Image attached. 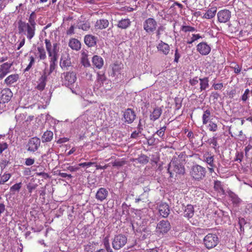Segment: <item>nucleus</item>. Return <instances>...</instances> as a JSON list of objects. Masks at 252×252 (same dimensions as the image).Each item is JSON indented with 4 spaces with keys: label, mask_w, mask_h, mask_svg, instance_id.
Here are the masks:
<instances>
[{
    "label": "nucleus",
    "mask_w": 252,
    "mask_h": 252,
    "mask_svg": "<svg viewBox=\"0 0 252 252\" xmlns=\"http://www.w3.org/2000/svg\"><path fill=\"white\" fill-rule=\"evenodd\" d=\"M36 26L19 20L18 22L19 33H24L29 40H31L35 34Z\"/></svg>",
    "instance_id": "3"
},
{
    "label": "nucleus",
    "mask_w": 252,
    "mask_h": 252,
    "mask_svg": "<svg viewBox=\"0 0 252 252\" xmlns=\"http://www.w3.org/2000/svg\"><path fill=\"white\" fill-rule=\"evenodd\" d=\"M206 174V168L197 164L193 165L189 171L190 177L196 181H201L204 179Z\"/></svg>",
    "instance_id": "4"
},
{
    "label": "nucleus",
    "mask_w": 252,
    "mask_h": 252,
    "mask_svg": "<svg viewBox=\"0 0 252 252\" xmlns=\"http://www.w3.org/2000/svg\"><path fill=\"white\" fill-rule=\"evenodd\" d=\"M8 145L6 142H2L0 143V154H1L3 151L7 149Z\"/></svg>",
    "instance_id": "59"
},
{
    "label": "nucleus",
    "mask_w": 252,
    "mask_h": 252,
    "mask_svg": "<svg viewBox=\"0 0 252 252\" xmlns=\"http://www.w3.org/2000/svg\"><path fill=\"white\" fill-rule=\"evenodd\" d=\"M168 173L170 178L176 177L177 175H183L185 173V169L181 160L177 158H174L168 164Z\"/></svg>",
    "instance_id": "2"
},
{
    "label": "nucleus",
    "mask_w": 252,
    "mask_h": 252,
    "mask_svg": "<svg viewBox=\"0 0 252 252\" xmlns=\"http://www.w3.org/2000/svg\"><path fill=\"white\" fill-rule=\"evenodd\" d=\"M94 164H95V162H82V163H79L78 166H80V167H84L85 166L90 167Z\"/></svg>",
    "instance_id": "58"
},
{
    "label": "nucleus",
    "mask_w": 252,
    "mask_h": 252,
    "mask_svg": "<svg viewBox=\"0 0 252 252\" xmlns=\"http://www.w3.org/2000/svg\"><path fill=\"white\" fill-rule=\"evenodd\" d=\"M217 17L219 22L224 23L229 20L231 17V12L229 10H221L218 12Z\"/></svg>",
    "instance_id": "14"
},
{
    "label": "nucleus",
    "mask_w": 252,
    "mask_h": 252,
    "mask_svg": "<svg viewBox=\"0 0 252 252\" xmlns=\"http://www.w3.org/2000/svg\"><path fill=\"white\" fill-rule=\"evenodd\" d=\"M220 94L216 92H212L210 97L212 98L213 100L214 101H217L218 98L220 97Z\"/></svg>",
    "instance_id": "54"
},
{
    "label": "nucleus",
    "mask_w": 252,
    "mask_h": 252,
    "mask_svg": "<svg viewBox=\"0 0 252 252\" xmlns=\"http://www.w3.org/2000/svg\"><path fill=\"white\" fill-rule=\"evenodd\" d=\"M136 160H137L140 163L145 164L149 162V158L144 154H141L136 159Z\"/></svg>",
    "instance_id": "40"
},
{
    "label": "nucleus",
    "mask_w": 252,
    "mask_h": 252,
    "mask_svg": "<svg viewBox=\"0 0 252 252\" xmlns=\"http://www.w3.org/2000/svg\"><path fill=\"white\" fill-rule=\"evenodd\" d=\"M166 127L165 126H164L162 127L161 128H160V129L158 130L156 132V133L160 137H162L164 136V133H165V131L166 130Z\"/></svg>",
    "instance_id": "53"
},
{
    "label": "nucleus",
    "mask_w": 252,
    "mask_h": 252,
    "mask_svg": "<svg viewBox=\"0 0 252 252\" xmlns=\"http://www.w3.org/2000/svg\"><path fill=\"white\" fill-rule=\"evenodd\" d=\"M29 61H30V63H29V64L27 65V66L26 67V68L25 69V70H24L25 72L29 71V70L32 67V65L35 63V59L32 56H31L30 57H29Z\"/></svg>",
    "instance_id": "46"
},
{
    "label": "nucleus",
    "mask_w": 252,
    "mask_h": 252,
    "mask_svg": "<svg viewBox=\"0 0 252 252\" xmlns=\"http://www.w3.org/2000/svg\"><path fill=\"white\" fill-rule=\"evenodd\" d=\"M158 23L156 20L153 18L146 19L143 23V29L148 34L153 33L157 30Z\"/></svg>",
    "instance_id": "7"
},
{
    "label": "nucleus",
    "mask_w": 252,
    "mask_h": 252,
    "mask_svg": "<svg viewBox=\"0 0 252 252\" xmlns=\"http://www.w3.org/2000/svg\"><path fill=\"white\" fill-rule=\"evenodd\" d=\"M158 211L160 215L163 218H167L170 213L169 206L166 203H162L159 205Z\"/></svg>",
    "instance_id": "19"
},
{
    "label": "nucleus",
    "mask_w": 252,
    "mask_h": 252,
    "mask_svg": "<svg viewBox=\"0 0 252 252\" xmlns=\"http://www.w3.org/2000/svg\"><path fill=\"white\" fill-rule=\"evenodd\" d=\"M81 61L84 65L90 64L88 59V54L85 51H82L81 52Z\"/></svg>",
    "instance_id": "41"
},
{
    "label": "nucleus",
    "mask_w": 252,
    "mask_h": 252,
    "mask_svg": "<svg viewBox=\"0 0 252 252\" xmlns=\"http://www.w3.org/2000/svg\"><path fill=\"white\" fill-rule=\"evenodd\" d=\"M180 57H181V55L178 52V48H176L175 51L174 62L175 63H178L179 62V59L180 58Z\"/></svg>",
    "instance_id": "55"
},
{
    "label": "nucleus",
    "mask_w": 252,
    "mask_h": 252,
    "mask_svg": "<svg viewBox=\"0 0 252 252\" xmlns=\"http://www.w3.org/2000/svg\"><path fill=\"white\" fill-rule=\"evenodd\" d=\"M200 79L197 76H195L192 78H191L189 80V83L192 86H195L198 83V81H200Z\"/></svg>",
    "instance_id": "51"
},
{
    "label": "nucleus",
    "mask_w": 252,
    "mask_h": 252,
    "mask_svg": "<svg viewBox=\"0 0 252 252\" xmlns=\"http://www.w3.org/2000/svg\"><path fill=\"white\" fill-rule=\"evenodd\" d=\"M194 213L193 206L191 204H188L184 210V216L188 219L192 218Z\"/></svg>",
    "instance_id": "26"
},
{
    "label": "nucleus",
    "mask_w": 252,
    "mask_h": 252,
    "mask_svg": "<svg viewBox=\"0 0 252 252\" xmlns=\"http://www.w3.org/2000/svg\"><path fill=\"white\" fill-rule=\"evenodd\" d=\"M96 83L99 85V87L103 86L106 90H110L112 88L111 80L107 79L103 73H97Z\"/></svg>",
    "instance_id": "10"
},
{
    "label": "nucleus",
    "mask_w": 252,
    "mask_h": 252,
    "mask_svg": "<svg viewBox=\"0 0 252 252\" xmlns=\"http://www.w3.org/2000/svg\"><path fill=\"white\" fill-rule=\"evenodd\" d=\"M250 92V91L248 89H247L245 91L243 94L242 95L241 97V99L243 102H246L248 100Z\"/></svg>",
    "instance_id": "52"
},
{
    "label": "nucleus",
    "mask_w": 252,
    "mask_h": 252,
    "mask_svg": "<svg viewBox=\"0 0 252 252\" xmlns=\"http://www.w3.org/2000/svg\"><path fill=\"white\" fill-rule=\"evenodd\" d=\"M69 46L72 49L77 51L81 48V43L78 39L72 38L69 40Z\"/></svg>",
    "instance_id": "30"
},
{
    "label": "nucleus",
    "mask_w": 252,
    "mask_h": 252,
    "mask_svg": "<svg viewBox=\"0 0 252 252\" xmlns=\"http://www.w3.org/2000/svg\"><path fill=\"white\" fill-rule=\"evenodd\" d=\"M214 188L215 190L217 191H223V189L221 184V182L220 181L217 180L214 182Z\"/></svg>",
    "instance_id": "43"
},
{
    "label": "nucleus",
    "mask_w": 252,
    "mask_h": 252,
    "mask_svg": "<svg viewBox=\"0 0 252 252\" xmlns=\"http://www.w3.org/2000/svg\"><path fill=\"white\" fill-rule=\"evenodd\" d=\"M212 87L214 88V89L215 90H221L223 87V85L222 83H214Z\"/></svg>",
    "instance_id": "56"
},
{
    "label": "nucleus",
    "mask_w": 252,
    "mask_h": 252,
    "mask_svg": "<svg viewBox=\"0 0 252 252\" xmlns=\"http://www.w3.org/2000/svg\"><path fill=\"white\" fill-rule=\"evenodd\" d=\"M97 38L93 35H86L84 37V42L89 47L94 46L96 44Z\"/></svg>",
    "instance_id": "23"
},
{
    "label": "nucleus",
    "mask_w": 252,
    "mask_h": 252,
    "mask_svg": "<svg viewBox=\"0 0 252 252\" xmlns=\"http://www.w3.org/2000/svg\"><path fill=\"white\" fill-rule=\"evenodd\" d=\"M10 177H11L10 174H9V173L4 174L0 179V184H4L6 181H7L10 179Z\"/></svg>",
    "instance_id": "50"
},
{
    "label": "nucleus",
    "mask_w": 252,
    "mask_h": 252,
    "mask_svg": "<svg viewBox=\"0 0 252 252\" xmlns=\"http://www.w3.org/2000/svg\"><path fill=\"white\" fill-rule=\"evenodd\" d=\"M53 137V133L51 131H46L42 136V142H48L51 141Z\"/></svg>",
    "instance_id": "34"
},
{
    "label": "nucleus",
    "mask_w": 252,
    "mask_h": 252,
    "mask_svg": "<svg viewBox=\"0 0 252 252\" xmlns=\"http://www.w3.org/2000/svg\"><path fill=\"white\" fill-rule=\"evenodd\" d=\"M229 196L233 204L238 205L241 203L242 200L234 193H230Z\"/></svg>",
    "instance_id": "38"
},
{
    "label": "nucleus",
    "mask_w": 252,
    "mask_h": 252,
    "mask_svg": "<svg viewBox=\"0 0 252 252\" xmlns=\"http://www.w3.org/2000/svg\"><path fill=\"white\" fill-rule=\"evenodd\" d=\"M34 163V159L32 158H27L25 160V165L30 166Z\"/></svg>",
    "instance_id": "62"
},
{
    "label": "nucleus",
    "mask_w": 252,
    "mask_h": 252,
    "mask_svg": "<svg viewBox=\"0 0 252 252\" xmlns=\"http://www.w3.org/2000/svg\"><path fill=\"white\" fill-rule=\"evenodd\" d=\"M211 112L209 109L204 111L202 115V123L203 125H206L210 121L211 118Z\"/></svg>",
    "instance_id": "35"
},
{
    "label": "nucleus",
    "mask_w": 252,
    "mask_h": 252,
    "mask_svg": "<svg viewBox=\"0 0 252 252\" xmlns=\"http://www.w3.org/2000/svg\"><path fill=\"white\" fill-rule=\"evenodd\" d=\"M158 51L164 55H167L170 51L169 45L162 41H160L157 46Z\"/></svg>",
    "instance_id": "18"
},
{
    "label": "nucleus",
    "mask_w": 252,
    "mask_h": 252,
    "mask_svg": "<svg viewBox=\"0 0 252 252\" xmlns=\"http://www.w3.org/2000/svg\"><path fill=\"white\" fill-rule=\"evenodd\" d=\"M202 38V36L200 35V34H195L192 33L191 34V37L190 39V40H188V42H191V44H192L194 42L197 40L198 39Z\"/></svg>",
    "instance_id": "48"
},
{
    "label": "nucleus",
    "mask_w": 252,
    "mask_h": 252,
    "mask_svg": "<svg viewBox=\"0 0 252 252\" xmlns=\"http://www.w3.org/2000/svg\"><path fill=\"white\" fill-rule=\"evenodd\" d=\"M170 229V222L168 220H162L157 224L156 232L158 236H160L161 235L167 233Z\"/></svg>",
    "instance_id": "9"
},
{
    "label": "nucleus",
    "mask_w": 252,
    "mask_h": 252,
    "mask_svg": "<svg viewBox=\"0 0 252 252\" xmlns=\"http://www.w3.org/2000/svg\"><path fill=\"white\" fill-rule=\"evenodd\" d=\"M124 117L126 122L131 124L135 119L136 114L132 109L127 108L124 112Z\"/></svg>",
    "instance_id": "17"
},
{
    "label": "nucleus",
    "mask_w": 252,
    "mask_h": 252,
    "mask_svg": "<svg viewBox=\"0 0 252 252\" xmlns=\"http://www.w3.org/2000/svg\"><path fill=\"white\" fill-rule=\"evenodd\" d=\"M180 30L185 34L193 32L196 31V28L194 27L184 25L181 26Z\"/></svg>",
    "instance_id": "36"
},
{
    "label": "nucleus",
    "mask_w": 252,
    "mask_h": 252,
    "mask_svg": "<svg viewBox=\"0 0 252 252\" xmlns=\"http://www.w3.org/2000/svg\"><path fill=\"white\" fill-rule=\"evenodd\" d=\"M208 127L210 131L215 132L218 130L217 124L211 121L210 122Z\"/></svg>",
    "instance_id": "47"
},
{
    "label": "nucleus",
    "mask_w": 252,
    "mask_h": 252,
    "mask_svg": "<svg viewBox=\"0 0 252 252\" xmlns=\"http://www.w3.org/2000/svg\"><path fill=\"white\" fill-rule=\"evenodd\" d=\"M141 133V130H135L131 134L130 137L131 138H136L139 136V134Z\"/></svg>",
    "instance_id": "64"
},
{
    "label": "nucleus",
    "mask_w": 252,
    "mask_h": 252,
    "mask_svg": "<svg viewBox=\"0 0 252 252\" xmlns=\"http://www.w3.org/2000/svg\"><path fill=\"white\" fill-rule=\"evenodd\" d=\"M64 83L69 86L75 83L76 80V74L73 72H66L63 73Z\"/></svg>",
    "instance_id": "15"
},
{
    "label": "nucleus",
    "mask_w": 252,
    "mask_h": 252,
    "mask_svg": "<svg viewBox=\"0 0 252 252\" xmlns=\"http://www.w3.org/2000/svg\"><path fill=\"white\" fill-rule=\"evenodd\" d=\"M162 114V109L160 107H157L154 109L153 112L150 114V118L152 121L158 120Z\"/></svg>",
    "instance_id": "28"
},
{
    "label": "nucleus",
    "mask_w": 252,
    "mask_h": 252,
    "mask_svg": "<svg viewBox=\"0 0 252 252\" xmlns=\"http://www.w3.org/2000/svg\"><path fill=\"white\" fill-rule=\"evenodd\" d=\"M243 158V154L242 153L237 152L236 154V158L234 160H235V161H239V162H241Z\"/></svg>",
    "instance_id": "60"
},
{
    "label": "nucleus",
    "mask_w": 252,
    "mask_h": 252,
    "mask_svg": "<svg viewBox=\"0 0 252 252\" xmlns=\"http://www.w3.org/2000/svg\"><path fill=\"white\" fill-rule=\"evenodd\" d=\"M36 18V16L35 12H32L30 14L29 18L28 19V22L27 23L33 24V25H36V23L35 22V19Z\"/></svg>",
    "instance_id": "44"
},
{
    "label": "nucleus",
    "mask_w": 252,
    "mask_h": 252,
    "mask_svg": "<svg viewBox=\"0 0 252 252\" xmlns=\"http://www.w3.org/2000/svg\"><path fill=\"white\" fill-rule=\"evenodd\" d=\"M62 168L63 171L68 170L73 172L78 171L79 169V167L75 166H70L69 163H65L62 165Z\"/></svg>",
    "instance_id": "37"
},
{
    "label": "nucleus",
    "mask_w": 252,
    "mask_h": 252,
    "mask_svg": "<svg viewBox=\"0 0 252 252\" xmlns=\"http://www.w3.org/2000/svg\"><path fill=\"white\" fill-rule=\"evenodd\" d=\"M122 67L121 64L114 63L112 65V75L115 76L117 73H118L121 70Z\"/></svg>",
    "instance_id": "39"
},
{
    "label": "nucleus",
    "mask_w": 252,
    "mask_h": 252,
    "mask_svg": "<svg viewBox=\"0 0 252 252\" xmlns=\"http://www.w3.org/2000/svg\"><path fill=\"white\" fill-rule=\"evenodd\" d=\"M108 194L107 190L104 188H101L97 190L95 194V198L97 200L102 201L107 198Z\"/></svg>",
    "instance_id": "21"
},
{
    "label": "nucleus",
    "mask_w": 252,
    "mask_h": 252,
    "mask_svg": "<svg viewBox=\"0 0 252 252\" xmlns=\"http://www.w3.org/2000/svg\"><path fill=\"white\" fill-rule=\"evenodd\" d=\"M93 64L98 69H100L103 65L104 61L103 59L98 56L95 55L92 59Z\"/></svg>",
    "instance_id": "25"
},
{
    "label": "nucleus",
    "mask_w": 252,
    "mask_h": 252,
    "mask_svg": "<svg viewBox=\"0 0 252 252\" xmlns=\"http://www.w3.org/2000/svg\"><path fill=\"white\" fill-rule=\"evenodd\" d=\"M22 187V183H19L14 184L10 188V191L15 192L16 191H19Z\"/></svg>",
    "instance_id": "45"
},
{
    "label": "nucleus",
    "mask_w": 252,
    "mask_h": 252,
    "mask_svg": "<svg viewBox=\"0 0 252 252\" xmlns=\"http://www.w3.org/2000/svg\"><path fill=\"white\" fill-rule=\"evenodd\" d=\"M109 25V22L107 19H99L96 21L94 24V28L96 30H103L107 28Z\"/></svg>",
    "instance_id": "22"
},
{
    "label": "nucleus",
    "mask_w": 252,
    "mask_h": 252,
    "mask_svg": "<svg viewBox=\"0 0 252 252\" xmlns=\"http://www.w3.org/2000/svg\"><path fill=\"white\" fill-rule=\"evenodd\" d=\"M230 67L234 70V72L236 74L240 73L242 69V66L235 63H231Z\"/></svg>",
    "instance_id": "42"
},
{
    "label": "nucleus",
    "mask_w": 252,
    "mask_h": 252,
    "mask_svg": "<svg viewBox=\"0 0 252 252\" xmlns=\"http://www.w3.org/2000/svg\"><path fill=\"white\" fill-rule=\"evenodd\" d=\"M40 139L37 137L30 138L27 145V151L30 152L36 151L40 146Z\"/></svg>",
    "instance_id": "11"
},
{
    "label": "nucleus",
    "mask_w": 252,
    "mask_h": 252,
    "mask_svg": "<svg viewBox=\"0 0 252 252\" xmlns=\"http://www.w3.org/2000/svg\"><path fill=\"white\" fill-rule=\"evenodd\" d=\"M37 58L40 60H44L46 59V51L43 46H38L37 47Z\"/></svg>",
    "instance_id": "32"
},
{
    "label": "nucleus",
    "mask_w": 252,
    "mask_h": 252,
    "mask_svg": "<svg viewBox=\"0 0 252 252\" xmlns=\"http://www.w3.org/2000/svg\"><path fill=\"white\" fill-rule=\"evenodd\" d=\"M127 243V237L123 234H118L115 236L112 241V247L115 250H120Z\"/></svg>",
    "instance_id": "8"
},
{
    "label": "nucleus",
    "mask_w": 252,
    "mask_h": 252,
    "mask_svg": "<svg viewBox=\"0 0 252 252\" xmlns=\"http://www.w3.org/2000/svg\"><path fill=\"white\" fill-rule=\"evenodd\" d=\"M12 96L13 93L10 89H3L0 93V104L8 103Z\"/></svg>",
    "instance_id": "12"
},
{
    "label": "nucleus",
    "mask_w": 252,
    "mask_h": 252,
    "mask_svg": "<svg viewBox=\"0 0 252 252\" xmlns=\"http://www.w3.org/2000/svg\"><path fill=\"white\" fill-rule=\"evenodd\" d=\"M71 64V59L68 55L61 57L60 66L62 68L69 67Z\"/></svg>",
    "instance_id": "24"
},
{
    "label": "nucleus",
    "mask_w": 252,
    "mask_h": 252,
    "mask_svg": "<svg viewBox=\"0 0 252 252\" xmlns=\"http://www.w3.org/2000/svg\"><path fill=\"white\" fill-rule=\"evenodd\" d=\"M196 50L202 56L208 55L211 51V45L206 42H201L196 45Z\"/></svg>",
    "instance_id": "13"
},
{
    "label": "nucleus",
    "mask_w": 252,
    "mask_h": 252,
    "mask_svg": "<svg viewBox=\"0 0 252 252\" xmlns=\"http://www.w3.org/2000/svg\"><path fill=\"white\" fill-rule=\"evenodd\" d=\"M103 244L106 250L111 248L109 243V237L108 236H107L103 238Z\"/></svg>",
    "instance_id": "49"
},
{
    "label": "nucleus",
    "mask_w": 252,
    "mask_h": 252,
    "mask_svg": "<svg viewBox=\"0 0 252 252\" xmlns=\"http://www.w3.org/2000/svg\"><path fill=\"white\" fill-rule=\"evenodd\" d=\"M18 79L19 75L17 74H11L5 79L4 83L10 86L17 82Z\"/></svg>",
    "instance_id": "27"
},
{
    "label": "nucleus",
    "mask_w": 252,
    "mask_h": 252,
    "mask_svg": "<svg viewBox=\"0 0 252 252\" xmlns=\"http://www.w3.org/2000/svg\"><path fill=\"white\" fill-rule=\"evenodd\" d=\"M46 49L47 51L49 62V74L52 73L55 69L58 58L59 44L56 42L52 45L50 40L46 38L44 40Z\"/></svg>",
    "instance_id": "1"
},
{
    "label": "nucleus",
    "mask_w": 252,
    "mask_h": 252,
    "mask_svg": "<svg viewBox=\"0 0 252 252\" xmlns=\"http://www.w3.org/2000/svg\"><path fill=\"white\" fill-rule=\"evenodd\" d=\"M130 24L131 22L129 19H122L118 22L117 27L121 29H126Z\"/></svg>",
    "instance_id": "29"
},
{
    "label": "nucleus",
    "mask_w": 252,
    "mask_h": 252,
    "mask_svg": "<svg viewBox=\"0 0 252 252\" xmlns=\"http://www.w3.org/2000/svg\"><path fill=\"white\" fill-rule=\"evenodd\" d=\"M90 28V23L88 22H86L85 23L80 25V29L84 31H88Z\"/></svg>",
    "instance_id": "57"
},
{
    "label": "nucleus",
    "mask_w": 252,
    "mask_h": 252,
    "mask_svg": "<svg viewBox=\"0 0 252 252\" xmlns=\"http://www.w3.org/2000/svg\"><path fill=\"white\" fill-rule=\"evenodd\" d=\"M217 12L216 7H212L209 8L204 14L202 18L207 19H212L215 17Z\"/></svg>",
    "instance_id": "31"
},
{
    "label": "nucleus",
    "mask_w": 252,
    "mask_h": 252,
    "mask_svg": "<svg viewBox=\"0 0 252 252\" xmlns=\"http://www.w3.org/2000/svg\"><path fill=\"white\" fill-rule=\"evenodd\" d=\"M37 187V184L31 185L29 184L27 186V189L30 193H32V191L35 189Z\"/></svg>",
    "instance_id": "63"
},
{
    "label": "nucleus",
    "mask_w": 252,
    "mask_h": 252,
    "mask_svg": "<svg viewBox=\"0 0 252 252\" xmlns=\"http://www.w3.org/2000/svg\"><path fill=\"white\" fill-rule=\"evenodd\" d=\"M36 175L38 176H41L42 178L45 179L50 178L49 174L45 172H38L36 173Z\"/></svg>",
    "instance_id": "61"
},
{
    "label": "nucleus",
    "mask_w": 252,
    "mask_h": 252,
    "mask_svg": "<svg viewBox=\"0 0 252 252\" xmlns=\"http://www.w3.org/2000/svg\"><path fill=\"white\" fill-rule=\"evenodd\" d=\"M202 161L208 165L207 168L210 173L214 172V168L216 167L215 163L214 156L210 152H206L202 157Z\"/></svg>",
    "instance_id": "6"
},
{
    "label": "nucleus",
    "mask_w": 252,
    "mask_h": 252,
    "mask_svg": "<svg viewBox=\"0 0 252 252\" xmlns=\"http://www.w3.org/2000/svg\"><path fill=\"white\" fill-rule=\"evenodd\" d=\"M203 243L208 249L215 248L219 243V238L215 234L209 233L203 239Z\"/></svg>",
    "instance_id": "5"
},
{
    "label": "nucleus",
    "mask_w": 252,
    "mask_h": 252,
    "mask_svg": "<svg viewBox=\"0 0 252 252\" xmlns=\"http://www.w3.org/2000/svg\"><path fill=\"white\" fill-rule=\"evenodd\" d=\"M12 63L6 62L0 65V80L2 79L10 72V68L12 66Z\"/></svg>",
    "instance_id": "16"
},
{
    "label": "nucleus",
    "mask_w": 252,
    "mask_h": 252,
    "mask_svg": "<svg viewBox=\"0 0 252 252\" xmlns=\"http://www.w3.org/2000/svg\"><path fill=\"white\" fill-rule=\"evenodd\" d=\"M47 76L45 72H44L41 76L39 78L37 81V85L36 88L40 91H42L44 89L46 85Z\"/></svg>",
    "instance_id": "20"
},
{
    "label": "nucleus",
    "mask_w": 252,
    "mask_h": 252,
    "mask_svg": "<svg viewBox=\"0 0 252 252\" xmlns=\"http://www.w3.org/2000/svg\"><path fill=\"white\" fill-rule=\"evenodd\" d=\"M209 78L204 77L200 79V92L205 90L209 87Z\"/></svg>",
    "instance_id": "33"
}]
</instances>
